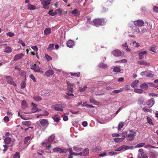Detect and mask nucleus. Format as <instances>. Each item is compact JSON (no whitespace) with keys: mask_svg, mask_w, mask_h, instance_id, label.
Here are the masks:
<instances>
[{"mask_svg":"<svg viewBox=\"0 0 158 158\" xmlns=\"http://www.w3.org/2000/svg\"><path fill=\"white\" fill-rule=\"evenodd\" d=\"M27 8L30 10H34L36 9V7L33 5H32L30 3H28L27 4Z\"/></svg>","mask_w":158,"mask_h":158,"instance_id":"obj_23","label":"nucleus"},{"mask_svg":"<svg viewBox=\"0 0 158 158\" xmlns=\"http://www.w3.org/2000/svg\"><path fill=\"white\" fill-rule=\"evenodd\" d=\"M55 12L56 13V15L57 14L60 15L62 13V11L61 9H58L55 10Z\"/></svg>","mask_w":158,"mask_h":158,"instance_id":"obj_55","label":"nucleus"},{"mask_svg":"<svg viewBox=\"0 0 158 158\" xmlns=\"http://www.w3.org/2000/svg\"><path fill=\"white\" fill-rule=\"evenodd\" d=\"M132 43L136 47H139L140 46V44L138 42H136L135 41H133Z\"/></svg>","mask_w":158,"mask_h":158,"instance_id":"obj_48","label":"nucleus"},{"mask_svg":"<svg viewBox=\"0 0 158 158\" xmlns=\"http://www.w3.org/2000/svg\"><path fill=\"white\" fill-rule=\"evenodd\" d=\"M139 82V81L138 80H135L131 84V86L133 88L137 86V84Z\"/></svg>","mask_w":158,"mask_h":158,"instance_id":"obj_27","label":"nucleus"},{"mask_svg":"<svg viewBox=\"0 0 158 158\" xmlns=\"http://www.w3.org/2000/svg\"><path fill=\"white\" fill-rule=\"evenodd\" d=\"M72 14H75V15H80V13L77 9H75L73 10L72 12Z\"/></svg>","mask_w":158,"mask_h":158,"instance_id":"obj_38","label":"nucleus"},{"mask_svg":"<svg viewBox=\"0 0 158 158\" xmlns=\"http://www.w3.org/2000/svg\"><path fill=\"white\" fill-rule=\"evenodd\" d=\"M34 71L36 72H40L41 73H44V71L41 70L40 68L36 64V66H35Z\"/></svg>","mask_w":158,"mask_h":158,"instance_id":"obj_25","label":"nucleus"},{"mask_svg":"<svg viewBox=\"0 0 158 158\" xmlns=\"http://www.w3.org/2000/svg\"><path fill=\"white\" fill-rule=\"evenodd\" d=\"M45 57L47 61H49L52 60V58L47 54H45Z\"/></svg>","mask_w":158,"mask_h":158,"instance_id":"obj_47","label":"nucleus"},{"mask_svg":"<svg viewBox=\"0 0 158 158\" xmlns=\"http://www.w3.org/2000/svg\"><path fill=\"white\" fill-rule=\"evenodd\" d=\"M24 55L22 53L18 54L15 56L14 58V60H17L19 59L22 58L23 56Z\"/></svg>","mask_w":158,"mask_h":158,"instance_id":"obj_21","label":"nucleus"},{"mask_svg":"<svg viewBox=\"0 0 158 158\" xmlns=\"http://www.w3.org/2000/svg\"><path fill=\"white\" fill-rule=\"evenodd\" d=\"M31 48L34 51L37 52L38 51V48L37 46H34L31 47Z\"/></svg>","mask_w":158,"mask_h":158,"instance_id":"obj_61","label":"nucleus"},{"mask_svg":"<svg viewBox=\"0 0 158 158\" xmlns=\"http://www.w3.org/2000/svg\"><path fill=\"white\" fill-rule=\"evenodd\" d=\"M140 87L145 90H147L148 88V85L146 83L142 84L140 85Z\"/></svg>","mask_w":158,"mask_h":158,"instance_id":"obj_28","label":"nucleus"},{"mask_svg":"<svg viewBox=\"0 0 158 158\" xmlns=\"http://www.w3.org/2000/svg\"><path fill=\"white\" fill-rule=\"evenodd\" d=\"M145 145V143H142L137 144L135 147V148H141Z\"/></svg>","mask_w":158,"mask_h":158,"instance_id":"obj_41","label":"nucleus"},{"mask_svg":"<svg viewBox=\"0 0 158 158\" xmlns=\"http://www.w3.org/2000/svg\"><path fill=\"white\" fill-rule=\"evenodd\" d=\"M89 153V150L88 148H86L83 150L82 152H81L82 153L81 156H84Z\"/></svg>","mask_w":158,"mask_h":158,"instance_id":"obj_32","label":"nucleus"},{"mask_svg":"<svg viewBox=\"0 0 158 158\" xmlns=\"http://www.w3.org/2000/svg\"><path fill=\"white\" fill-rule=\"evenodd\" d=\"M113 55L115 56H121L122 52L118 50H115L112 52Z\"/></svg>","mask_w":158,"mask_h":158,"instance_id":"obj_14","label":"nucleus"},{"mask_svg":"<svg viewBox=\"0 0 158 158\" xmlns=\"http://www.w3.org/2000/svg\"><path fill=\"white\" fill-rule=\"evenodd\" d=\"M5 77L6 78L7 82L10 85H12L14 86H16V84L13 80V78L9 76H6Z\"/></svg>","mask_w":158,"mask_h":158,"instance_id":"obj_8","label":"nucleus"},{"mask_svg":"<svg viewBox=\"0 0 158 158\" xmlns=\"http://www.w3.org/2000/svg\"><path fill=\"white\" fill-rule=\"evenodd\" d=\"M90 18H88L87 23L96 27H99L101 25H104L106 22V20L103 19H95L91 22L90 21Z\"/></svg>","mask_w":158,"mask_h":158,"instance_id":"obj_2","label":"nucleus"},{"mask_svg":"<svg viewBox=\"0 0 158 158\" xmlns=\"http://www.w3.org/2000/svg\"><path fill=\"white\" fill-rule=\"evenodd\" d=\"M136 134V132L134 131L133 130H130L129 133L127 135V140L129 141H133L134 139Z\"/></svg>","mask_w":158,"mask_h":158,"instance_id":"obj_5","label":"nucleus"},{"mask_svg":"<svg viewBox=\"0 0 158 158\" xmlns=\"http://www.w3.org/2000/svg\"><path fill=\"white\" fill-rule=\"evenodd\" d=\"M147 54L146 51L141 52L139 53V59L140 60L143 59L144 57V56L146 55Z\"/></svg>","mask_w":158,"mask_h":158,"instance_id":"obj_17","label":"nucleus"},{"mask_svg":"<svg viewBox=\"0 0 158 158\" xmlns=\"http://www.w3.org/2000/svg\"><path fill=\"white\" fill-rule=\"evenodd\" d=\"M54 47V45L53 44H50L49 45L47 50L48 51L52 50L53 48Z\"/></svg>","mask_w":158,"mask_h":158,"instance_id":"obj_43","label":"nucleus"},{"mask_svg":"<svg viewBox=\"0 0 158 158\" xmlns=\"http://www.w3.org/2000/svg\"><path fill=\"white\" fill-rule=\"evenodd\" d=\"M158 156V152L154 151L150 152L149 153V157L150 158H156Z\"/></svg>","mask_w":158,"mask_h":158,"instance_id":"obj_12","label":"nucleus"},{"mask_svg":"<svg viewBox=\"0 0 158 158\" xmlns=\"http://www.w3.org/2000/svg\"><path fill=\"white\" fill-rule=\"evenodd\" d=\"M127 62V60L125 59L117 60L115 61V63H126Z\"/></svg>","mask_w":158,"mask_h":158,"instance_id":"obj_49","label":"nucleus"},{"mask_svg":"<svg viewBox=\"0 0 158 158\" xmlns=\"http://www.w3.org/2000/svg\"><path fill=\"white\" fill-rule=\"evenodd\" d=\"M18 43L21 44L23 46H24L25 45L24 42L21 39H19Z\"/></svg>","mask_w":158,"mask_h":158,"instance_id":"obj_53","label":"nucleus"},{"mask_svg":"<svg viewBox=\"0 0 158 158\" xmlns=\"http://www.w3.org/2000/svg\"><path fill=\"white\" fill-rule=\"evenodd\" d=\"M134 91L136 93L139 94H141L143 92V91L142 89H135Z\"/></svg>","mask_w":158,"mask_h":158,"instance_id":"obj_34","label":"nucleus"},{"mask_svg":"<svg viewBox=\"0 0 158 158\" xmlns=\"http://www.w3.org/2000/svg\"><path fill=\"white\" fill-rule=\"evenodd\" d=\"M48 13L50 15L52 16H55L56 15V13L55 11L52 12V11L49 10L48 11Z\"/></svg>","mask_w":158,"mask_h":158,"instance_id":"obj_50","label":"nucleus"},{"mask_svg":"<svg viewBox=\"0 0 158 158\" xmlns=\"http://www.w3.org/2000/svg\"><path fill=\"white\" fill-rule=\"evenodd\" d=\"M149 72V71H147V73L146 74V75L147 77H152L153 76V75Z\"/></svg>","mask_w":158,"mask_h":158,"instance_id":"obj_58","label":"nucleus"},{"mask_svg":"<svg viewBox=\"0 0 158 158\" xmlns=\"http://www.w3.org/2000/svg\"><path fill=\"white\" fill-rule=\"evenodd\" d=\"M99 67L101 68H106L107 67V65L105 64L101 63L99 64Z\"/></svg>","mask_w":158,"mask_h":158,"instance_id":"obj_40","label":"nucleus"},{"mask_svg":"<svg viewBox=\"0 0 158 158\" xmlns=\"http://www.w3.org/2000/svg\"><path fill=\"white\" fill-rule=\"evenodd\" d=\"M123 91V90L122 89H118V90H114L113 91L112 93H113L114 94H117L118 93L122 91Z\"/></svg>","mask_w":158,"mask_h":158,"instance_id":"obj_59","label":"nucleus"},{"mask_svg":"<svg viewBox=\"0 0 158 158\" xmlns=\"http://www.w3.org/2000/svg\"><path fill=\"white\" fill-rule=\"evenodd\" d=\"M155 103V100L154 98L150 99L148 102L147 105L149 107H152L154 104Z\"/></svg>","mask_w":158,"mask_h":158,"instance_id":"obj_19","label":"nucleus"},{"mask_svg":"<svg viewBox=\"0 0 158 158\" xmlns=\"http://www.w3.org/2000/svg\"><path fill=\"white\" fill-rule=\"evenodd\" d=\"M144 22L142 20H138L130 22L129 25L134 32L141 33L145 30L143 27Z\"/></svg>","mask_w":158,"mask_h":158,"instance_id":"obj_1","label":"nucleus"},{"mask_svg":"<svg viewBox=\"0 0 158 158\" xmlns=\"http://www.w3.org/2000/svg\"><path fill=\"white\" fill-rule=\"evenodd\" d=\"M74 45V41L73 40H69L67 42V46L70 48H72Z\"/></svg>","mask_w":158,"mask_h":158,"instance_id":"obj_24","label":"nucleus"},{"mask_svg":"<svg viewBox=\"0 0 158 158\" xmlns=\"http://www.w3.org/2000/svg\"><path fill=\"white\" fill-rule=\"evenodd\" d=\"M51 1V0H40L43 7L44 9H48L49 8Z\"/></svg>","mask_w":158,"mask_h":158,"instance_id":"obj_7","label":"nucleus"},{"mask_svg":"<svg viewBox=\"0 0 158 158\" xmlns=\"http://www.w3.org/2000/svg\"><path fill=\"white\" fill-rule=\"evenodd\" d=\"M6 34L7 36H8L10 37H12L15 35L14 33L10 32L7 33Z\"/></svg>","mask_w":158,"mask_h":158,"instance_id":"obj_54","label":"nucleus"},{"mask_svg":"<svg viewBox=\"0 0 158 158\" xmlns=\"http://www.w3.org/2000/svg\"><path fill=\"white\" fill-rule=\"evenodd\" d=\"M3 146L4 147V149H3V151L4 153L7 150L8 148V146L7 145L5 144L3 145Z\"/></svg>","mask_w":158,"mask_h":158,"instance_id":"obj_64","label":"nucleus"},{"mask_svg":"<svg viewBox=\"0 0 158 158\" xmlns=\"http://www.w3.org/2000/svg\"><path fill=\"white\" fill-rule=\"evenodd\" d=\"M87 88L86 86H84L83 88H79V90L80 92L84 91Z\"/></svg>","mask_w":158,"mask_h":158,"instance_id":"obj_52","label":"nucleus"},{"mask_svg":"<svg viewBox=\"0 0 158 158\" xmlns=\"http://www.w3.org/2000/svg\"><path fill=\"white\" fill-rule=\"evenodd\" d=\"M33 138V136L32 135L28 136L25 138L24 140V144H27V145H28L29 144V142L31 139H32Z\"/></svg>","mask_w":158,"mask_h":158,"instance_id":"obj_13","label":"nucleus"},{"mask_svg":"<svg viewBox=\"0 0 158 158\" xmlns=\"http://www.w3.org/2000/svg\"><path fill=\"white\" fill-rule=\"evenodd\" d=\"M54 71L51 69H48L46 70L44 73L45 75L47 76H52L54 74Z\"/></svg>","mask_w":158,"mask_h":158,"instance_id":"obj_16","label":"nucleus"},{"mask_svg":"<svg viewBox=\"0 0 158 158\" xmlns=\"http://www.w3.org/2000/svg\"><path fill=\"white\" fill-rule=\"evenodd\" d=\"M89 100L91 103H93L95 105H98V102L94 99L93 98H90L89 99Z\"/></svg>","mask_w":158,"mask_h":158,"instance_id":"obj_39","label":"nucleus"},{"mask_svg":"<svg viewBox=\"0 0 158 158\" xmlns=\"http://www.w3.org/2000/svg\"><path fill=\"white\" fill-rule=\"evenodd\" d=\"M113 71L115 72H118L121 71V69L119 67L116 66L114 68Z\"/></svg>","mask_w":158,"mask_h":158,"instance_id":"obj_35","label":"nucleus"},{"mask_svg":"<svg viewBox=\"0 0 158 158\" xmlns=\"http://www.w3.org/2000/svg\"><path fill=\"white\" fill-rule=\"evenodd\" d=\"M123 139V138H116L114 139V141L115 142L118 143L122 142Z\"/></svg>","mask_w":158,"mask_h":158,"instance_id":"obj_36","label":"nucleus"},{"mask_svg":"<svg viewBox=\"0 0 158 158\" xmlns=\"http://www.w3.org/2000/svg\"><path fill=\"white\" fill-rule=\"evenodd\" d=\"M5 143L6 144H9L10 146L12 145L14 142V139L12 140L10 137H6L4 140Z\"/></svg>","mask_w":158,"mask_h":158,"instance_id":"obj_9","label":"nucleus"},{"mask_svg":"<svg viewBox=\"0 0 158 158\" xmlns=\"http://www.w3.org/2000/svg\"><path fill=\"white\" fill-rule=\"evenodd\" d=\"M55 135H52L49 137L46 143L43 142V144H45L47 148L48 149L51 148V143H55L56 141L54 140Z\"/></svg>","mask_w":158,"mask_h":158,"instance_id":"obj_3","label":"nucleus"},{"mask_svg":"<svg viewBox=\"0 0 158 158\" xmlns=\"http://www.w3.org/2000/svg\"><path fill=\"white\" fill-rule=\"evenodd\" d=\"M147 120L148 123L149 124L152 125H153V122H152V119L149 117H147Z\"/></svg>","mask_w":158,"mask_h":158,"instance_id":"obj_46","label":"nucleus"},{"mask_svg":"<svg viewBox=\"0 0 158 158\" xmlns=\"http://www.w3.org/2000/svg\"><path fill=\"white\" fill-rule=\"evenodd\" d=\"M156 46L155 45H152L150 47V48L149 49V50L150 51L153 52H156L155 51V49L156 48Z\"/></svg>","mask_w":158,"mask_h":158,"instance_id":"obj_44","label":"nucleus"},{"mask_svg":"<svg viewBox=\"0 0 158 158\" xmlns=\"http://www.w3.org/2000/svg\"><path fill=\"white\" fill-rule=\"evenodd\" d=\"M29 77L33 80L34 82H35L36 81L35 79L33 74H31L30 75Z\"/></svg>","mask_w":158,"mask_h":158,"instance_id":"obj_60","label":"nucleus"},{"mask_svg":"<svg viewBox=\"0 0 158 158\" xmlns=\"http://www.w3.org/2000/svg\"><path fill=\"white\" fill-rule=\"evenodd\" d=\"M153 10L155 12L158 13V7L154 6L153 7Z\"/></svg>","mask_w":158,"mask_h":158,"instance_id":"obj_57","label":"nucleus"},{"mask_svg":"<svg viewBox=\"0 0 158 158\" xmlns=\"http://www.w3.org/2000/svg\"><path fill=\"white\" fill-rule=\"evenodd\" d=\"M21 106L23 109L26 108L27 107V105L25 100H23L21 103Z\"/></svg>","mask_w":158,"mask_h":158,"instance_id":"obj_29","label":"nucleus"},{"mask_svg":"<svg viewBox=\"0 0 158 158\" xmlns=\"http://www.w3.org/2000/svg\"><path fill=\"white\" fill-rule=\"evenodd\" d=\"M22 124L24 126H28L31 124V122L29 121H24L22 122Z\"/></svg>","mask_w":158,"mask_h":158,"instance_id":"obj_30","label":"nucleus"},{"mask_svg":"<svg viewBox=\"0 0 158 158\" xmlns=\"http://www.w3.org/2000/svg\"><path fill=\"white\" fill-rule=\"evenodd\" d=\"M73 149L74 151H76L77 152H80L81 151V149L80 148H79L77 147H73Z\"/></svg>","mask_w":158,"mask_h":158,"instance_id":"obj_62","label":"nucleus"},{"mask_svg":"<svg viewBox=\"0 0 158 158\" xmlns=\"http://www.w3.org/2000/svg\"><path fill=\"white\" fill-rule=\"evenodd\" d=\"M31 104L32 106L31 112L32 113L35 112L38 110V108L36 106V105L34 104L33 102H31Z\"/></svg>","mask_w":158,"mask_h":158,"instance_id":"obj_18","label":"nucleus"},{"mask_svg":"<svg viewBox=\"0 0 158 158\" xmlns=\"http://www.w3.org/2000/svg\"><path fill=\"white\" fill-rule=\"evenodd\" d=\"M12 50L11 47L7 46L5 48L4 52L7 53L9 54L12 52Z\"/></svg>","mask_w":158,"mask_h":158,"instance_id":"obj_20","label":"nucleus"},{"mask_svg":"<svg viewBox=\"0 0 158 158\" xmlns=\"http://www.w3.org/2000/svg\"><path fill=\"white\" fill-rule=\"evenodd\" d=\"M26 86V84L24 81H23L21 84V88L24 89Z\"/></svg>","mask_w":158,"mask_h":158,"instance_id":"obj_51","label":"nucleus"},{"mask_svg":"<svg viewBox=\"0 0 158 158\" xmlns=\"http://www.w3.org/2000/svg\"><path fill=\"white\" fill-rule=\"evenodd\" d=\"M48 121L44 119L41 120L39 125L38 128L41 131H44L48 126Z\"/></svg>","mask_w":158,"mask_h":158,"instance_id":"obj_4","label":"nucleus"},{"mask_svg":"<svg viewBox=\"0 0 158 158\" xmlns=\"http://www.w3.org/2000/svg\"><path fill=\"white\" fill-rule=\"evenodd\" d=\"M123 147L124 151L129 149H132L134 148L133 146H125L123 145Z\"/></svg>","mask_w":158,"mask_h":158,"instance_id":"obj_33","label":"nucleus"},{"mask_svg":"<svg viewBox=\"0 0 158 158\" xmlns=\"http://www.w3.org/2000/svg\"><path fill=\"white\" fill-rule=\"evenodd\" d=\"M53 151L54 152H58L60 153L66 152H67L66 149H61L59 148H55L53 149Z\"/></svg>","mask_w":158,"mask_h":158,"instance_id":"obj_11","label":"nucleus"},{"mask_svg":"<svg viewBox=\"0 0 158 158\" xmlns=\"http://www.w3.org/2000/svg\"><path fill=\"white\" fill-rule=\"evenodd\" d=\"M52 118L55 122H58L60 120V117L59 115L58 114H55L52 116Z\"/></svg>","mask_w":158,"mask_h":158,"instance_id":"obj_22","label":"nucleus"},{"mask_svg":"<svg viewBox=\"0 0 158 158\" xmlns=\"http://www.w3.org/2000/svg\"><path fill=\"white\" fill-rule=\"evenodd\" d=\"M70 75L72 76H74V77H79L80 76V73L78 72L77 73H70Z\"/></svg>","mask_w":158,"mask_h":158,"instance_id":"obj_37","label":"nucleus"},{"mask_svg":"<svg viewBox=\"0 0 158 158\" xmlns=\"http://www.w3.org/2000/svg\"><path fill=\"white\" fill-rule=\"evenodd\" d=\"M137 158H148L147 155L144 153L142 149H139Z\"/></svg>","mask_w":158,"mask_h":158,"instance_id":"obj_6","label":"nucleus"},{"mask_svg":"<svg viewBox=\"0 0 158 158\" xmlns=\"http://www.w3.org/2000/svg\"><path fill=\"white\" fill-rule=\"evenodd\" d=\"M73 86H68L67 89L68 92L73 93Z\"/></svg>","mask_w":158,"mask_h":158,"instance_id":"obj_45","label":"nucleus"},{"mask_svg":"<svg viewBox=\"0 0 158 158\" xmlns=\"http://www.w3.org/2000/svg\"><path fill=\"white\" fill-rule=\"evenodd\" d=\"M52 108L55 110L57 111H63V109L61 105L59 104L52 106Z\"/></svg>","mask_w":158,"mask_h":158,"instance_id":"obj_10","label":"nucleus"},{"mask_svg":"<svg viewBox=\"0 0 158 158\" xmlns=\"http://www.w3.org/2000/svg\"><path fill=\"white\" fill-rule=\"evenodd\" d=\"M148 95L149 96H153V97H157V96H158V94H154V93H148Z\"/></svg>","mask_w":158,"mask_h":158,"instance_id":"obj_63","label":"nucleus"},{"mask_svg":"<svg viewBox=\"0 0 158 158\" xmlns=\"http://www.w3.org/2000/svg\"><path fill=\"white\" fill-rule=\"evenodd\" d=\"M41 95L43 96H48L49 95V92L45 90L41 91Z\"/></svg>","mask_w":158,"mask_h":158,"instance_id":"obj_31","label":"nucleus"},{"mask_svg":"<svg viewBox=\"0 0 158 158\" xmlns=\"http://www.w3.org/2000/svg\"><path fill=\"white\" fill-rule=\"evenodd\" d=\"M137 63L138 64L145 65L147 66H149L150 65V63L144 60L139 61H138Z\"/></svg>","mask_w":158,"mask_h":158,"instance_id":"obj_15","label":"nucleus"},{"mask_svg":"<svg viewBox=\"0 0 158 158\" xmlns=\"http://www.w3.org/2000/svg\"><path fill=\"white\" fill-rule=\"evenodd\" d=\"M20 156L19 153V152H17L13 156V158H20Z\"/></svg>","mask_w":158,"mask_h":158,"instance_id":"obj_56","label":"nucleus"},{"mask_svg":"<svg viewBox=\"0 0 158 158\" xmlns=\"http://www.w3.org/2000/svg\"><path fill=\"white\" fill-rule=\"evenodd\" d=\"M51 28H46L44 31V34L45 35H47L51 33Z\"/></svg>","mask_w":158,"mask_h":158,"instance_id":"obj_26","label":"nucleus"},{"mask_svg":"<svg viewBox=\"0 0 158 158\" xmlns=\"http://www.w3.org/2000/svg\"><path fill=\"white\" fill-rule=\"evenodd\" d=\"M124 125V123L123 122H121L118 126V131L121 130Z\"/></svg>","mask_w":158,"mask_h":158,"instance_id":"obj_42","label":"nucleus"}]
</instances>
